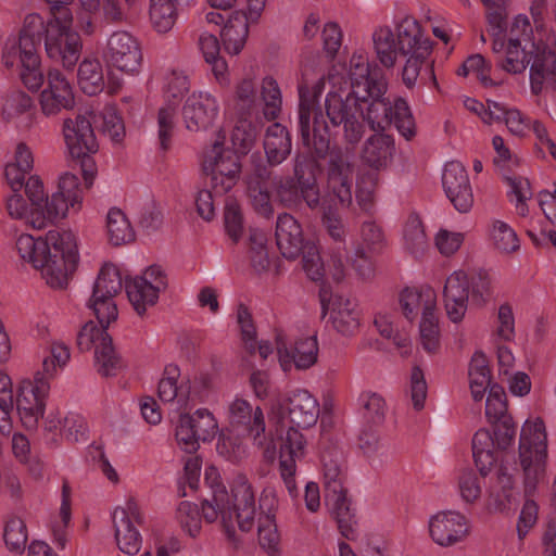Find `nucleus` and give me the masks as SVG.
<instances>
[{"instance_id": "1", "label": "nucleus", "mask_w": 556, "mask_h": 556, "mask_svg": "<svg viewBox=\"0 0 556 556\" xmlns=\"http://www.w3.org/2000/svg\"><path fill=\"white\" fill-rule=\"evenodd\" d=\"M16 249L24 261L41 270L46 282L54 289L67 286L79 262L76 237L71 230H49L38 238L21 235Z\"/></svg>"}, {"instance_id": "2", "label": "nucleus", "mask_w": 556, "mask_h": 556, "mask_svg": "<svg viewBox=\"0 0 556 556\" xmlns=\"http://www.w3.org/2000/svg\"><path fill=\"white\" fill-rule=\"evenodd\" d=\"M204 481L212 493L211 497L202 502L204 519L207 522H214L220 517L228 540L236 543L235 523L243 532H249L254 526L256 510L251 485L245 480L238 482L229 495L215 467L206 468Z\"/></svg>"}, {"instance_id": "3", "label": "nucleus", "mask_w": 556, "mask_h": 556, "mask_svg": "<svg viewBox=\"0 0 556 556\" xmlns=\"http://www.w3.org/2000/svg\"><path fill=\"white\" fill-rule=\"evenodd\" d=\"M308 144H303L318 159L327 162V190L334 197L341 206L352 204L353 166L348 160L343 149L339 146L330 147V132L323 112H315L313 129H311Z\"/></svg>"}, {"instance_id": "4", "label": "nucleus", "mask_w": 556, "mask_h": 556, "mask_svg": "<svg viewBox=\"0 0 556 556\" xmlns=\"http://www.w3.org/2000/svg\"><path fill=\"white\" fill-rule=\"evenodd\" d=\"M357 86L361 87L358 84ZM365 89L364 99L359 100L363 110V122L368 124L374 131H383L393 124L399 132L406 139L412 140L416 136V124L407 102L397 98L392 104L384 97L387 81L372 84L371 87L362 85Z\"/></svg>"}, {"instance_id": "5", "label": "nucleus", "mask_w": 556, "mask_h": 556, "mask_svg": "<svg viewBox=\"0 0 556 556\" xmlns=\"http://www.w3.org/2000/svg\"><path fill=\"white\" fill-rule=\"evenodd\" d=\"M375 51L380 63L391 68L395 65L396 55H415L425 50L429 55L432 49L431 41L424 38L419 23L410 17H405L396 26V37L390 27H380L372 35Z\"/></svg>"}, {"instance_id": "6", "label": "nucleus", "mask_w": 556, "mask_h": 556, "mask_svg": "<svg viewBox=\"0 0 556 556\" xmlns=\"http://www.w3.org/2000/svg\"><path fill=\"white\" fill-rule=\"evenodd\" d=\"M63 136L72 161L79 165L86 188H90L97 174L93 155L99 143L91 122V113L77 114L63 121Z\"/></svg>"}, {"instance_id": "7", "label": "nucleus", "mask_w": 556, "mask_h": 556, "mask_svg": "<svg viewBox=\"0 0 556 556\" xmlns=\"http://www.w3.org/2000/svg\"><path fill=\"white\" fill-rule=\"evenodd\" d=\"M365 89L356 86V90L345 96L339 92H329L325 99L326 115L333 127H342V137L346 147L354 149L363 139L366 132V125L363 122Z\"/></svg>"}, {"instance_id": "8", "label": "nucleus", "mask_w": 556, "mask_h": 556, "mask_svg": "<svg viewBox=\"0 0 556 556\" xmlns=\"http://www.w3.org/2000/svg\"><path fill=\"white\" fill-rule=\"evenodd\" d=\"M519 458L525 473V492L531 494L545 473L547 435L544 421L527 420L519 439Z\"/></svg>"}, {"instance_id": "9", "label": "nucleus", "mask_w": 556, "mask_h": 556, "mask_svg": "<svg viewBox=\"0 0 556 556\" xmlns=\"http://www.w3.org/2000/svg\"><path fill=\"white\" fill-rule=\"evenodd\" d=\"M68 23L61 21V17L51 18L47 24L42 20V29L34 46L37 50L43 38L47 55L61 62L64 68L73 70L80 58L83 43L79 34L70 29Z\"/></svg>"}, {"instance_id": "10", "label": "nucleus", "mask_w": 556, "mask_h": 556, "mask_svg": "<svg viewBox=\"0 0 556 556\" xmlns=\"http://www.w3.org/2000/svg\"><path fill=\"white\" fill-rule=\"evenodd\" d=\"M224 139H217L204 152L203 173L210 177V186L216 195L229 192L238 182L241 174L240 156L224 148Z\"/></svg>"}, {"instance_id": "11", "label": "nucleus", "mask_w": 556, "mask_h": 556, "mask_svg": "<svg viewBox=\"0 0 556 556\" xmlns=\"http://www.w3.org/2000/svg\"><path fill=\"white\" fill-rule=\"evenodd\" d=\"M42 17L39 14H28L24 20L23 28L18 36L21 80L30 91H37L43 84V74L40 71V58L34 46L42 29Z\"/></svg>"}, {"instance_id": "12", "label": "nucleus", "mask_w": 556, "mask_h": 556, "mask_svg": "<svg viewBox=\"0 0 556 556\" xmlns=\"http://www.w3.org/2000/svg\"><path fill=\"white\" fill-rule=\"evenodd\" d=\"M218 430V425L211 412L206 408L197 409L192 415L179 416L176 427V440L178 445L189 454L199 450L200 441H211Z\"/></svg>"}, {"instance_id": "13", "label": "nucleus", "mask_w": 556, "mask_h": 556, "mask_svg": "<svg viewBox=\"0 0 556 556\" xmlns=\"http://www.w3.org/2000/svg\"><path fill=\"white\" fill-rule=\"evenodd\" d=\"M50 384L41 376L35 375L34 381L23 380L17 389L16 409L22 422L27 427H35L43 416L46 397Z\"/></svg>"}, {"instance_id": "14", "label": "nucleus", "mask_w": 556, "mask_h": 556, "mask_svg": "<svg viewBox=\"0 0 556 556\" xmlns=\"http://www.w3.org/2000/svg\"><path fill=\"white\" fill-rule=\"evenodd\" d=\"M274 409L282 418L287 416L291 426L302 429L313 427L320 412L317 399L304 389H298L286 399L278 401Z\"/></svg>"}, {"instance_id": "15", "label": "nucleus", "mask_w": 556, "mask_h": 556, "mask_svg": "<svg viewBox=\"0 0 556 556\" xmlns=\"http://www.w3.org/2000/svg\"><path fill=\"white\" fill-rule=\"evenodd\" d=\"M104 58L109 65L130 74L138 73L142 63L140 46L127 31H115L110 36Z\"/></svg>"}, {"instance_id": "16", "label": "nucleus", "mask_w": 556, "mask_h": 556, "mask_svg": "<svg viewBox=\"0 0 556 556\" xmlns=\"http://www.w3.org/2000/svg\"><path fill=\"white\" fill-rule=\"evenodd\" d=\"M189 90L188 77L173 73L167 83L166 97L168 104L161 108L157 114L160 147L166 151L170 147V139L175 127L176 104Z\"/></svg>"}, {"instance_id": "17", "label": "nucleus", "mask_w": 556, "mask_h": 556, "mask_svg": "<svg viewBox=\"0 0 556 556\" xmlns=\"http://www.w3.org/2000/svg\"><path fill=\"white\" fill-rule=\"evenodd\" d=\"M40 106L47 116L75 106L73 88L65 75L56 68L48 72L47 87L40 93Z\"/></svg>"}, {"instance_id": "18", "label": "nucleus", "mask_w": 556, "mask_h": 556, "mask_svg": "<svg viewBox=\"0 0 556 556\" xmlns=\"http://www.w3.org/2000/svg\"><path fill=\"white\" fill-rule=\"evenodd\" d=\"M295 426L289 427L285 437L281 438L279 450V469L281 478L286 484L289 494L292 497L298 495L294 475L296 471V460L304 455L305 440L303 434Z\"/></svg>"}, {"instance_id": "19", "label": "nucleus", "mask_w": 556, "mask_h": 556, "mask_svg": "<svg viewBox=\"0 0 556 556\" xmlns=\"http://www.w3.org/2000/svg\"><path fill=\"white\" fill-rule=\"evenodd\" d=\"M442 185L446 197L459 213H467L473 204V193L466 168L459 162L445 165Z\"/></svg>"}, {"instance_id": "20", "label": "nucleus", "mask_w": 556, "mask_h": 556, "mask_svg": "<svg viewBox=\"0 0 556 556\" xmlns=\"http://www.w3.org/2000/svg\"><path fill=\"white\" fill-rule=\"evenodd\" d=\"M273 193L275 200L288 210L301 208L303 204L311 210H315L320 205V197L314 194L308 189H304L291 176L275 178L273 181Z\"/></svg>"}, {"instance_id": "21", "label": "nucleus", "mask_w": 556, "mask_h": 556, "mask_svg": "<svg viewBox=\"0 0 556 556\" xmlns=\"http://www.w3.org/2000/svg\"><path fill=\"white\" fill-rule=\"evenodd\" d=\"M470 296L469 277L462 270L454 271L445 281L443 301L447 317L453 323L463 320Z\"/></svg>"}, {"instance_id": "22", "label": "nucleus", "mask_w": 556, "mask_h": 556, "mask_svg": "<svg viewBox=\"0 0 556 556\" xmlns=\"http://www.w3.org/2000/svg\"><path fill=\"white\" fill-rule=\"evenodd\" d=\"M275 239L281 255L287 260L298 258L306 243L311 242L305 240L302 226L289 213H282L278 216Z\"/></svg>"}, {"instance_id": "23", "label": "nucleus", "mask_w": 556, "mask_h": 556, "mask_svg": "<svg viewBox=\"0 0 556 556\" xmlns=\"http://www.w3.org/2000/svg\"><path fill=\"white\" fill-rule=\"evenodd\" d=\"M229 418L232 426H244L255 445L266 444V424L260 406L253 409L248 401L237 399L229 406Z\"/></svg>"}, {"instance_id": "24", "label": "nucleus", "mask_w": 556, "mask_h": 556, "mask_svg": "<svg viewBox=\"0 0 556 556\" xmlns=\"http://www.w3.org/2000/svg\"><path fill=\"white\" fill-rule=\"evenodd\" d=\"M276 349L281 366L287 369L291 363L296 369H308L316 364L318 357V343L315 336L298 339L289 349L281 336H277Z\"/></svg>"}, {"instance_id": "25", "label": "nucleus", "mask_w": 556, "mask_h": 556, "mask_svg": "<svg viewBox=\"0 0 556 556\" xmlns=\"http://www.w3.org/2000/svg\"><path fill=\"white\" fill-rule=\"evenodd\" d=\"M533 53L530 62L531 91L540 94L543 86L556 85V52L544 43H532Z\"/></svg>"}, {"instance_id": "26", "label": "nucleus", "mask_w": 556, "mask_h": 556, "mask_svg": "<svg viewBox=\"0 0 556 556\" xmlns=\"http://www.w3.org/2000/svg\"><path fill=\"white\" fill-rule=\"evenodd\" d=\"M429 531L437 544L451 546L467 535L468 528L463 515L456 511H446L431 518Z\"/></svg>"}, {"instance_id": "27", "label": "nucleus", "mask_w": 556, "mask_h": 556, "mask_svg": "<svg viewBox=\"0 0 556 556\" xmlns=\"http://www.w3.org/2000/svg\"><path fill=\"white\" fill-rule=\"evenodd\" d=\"M81 189L79 187V179L76 175L65 173L60 177L58 191L54 192L50 201H47L48 218L56 219L64 218L68 207H74L81 202Z\"/></svg>"}, {"instance_id": "28", "label": "nucleus", "mask_w": 556, "mask_h": 556, "mask_svg": "<svg viewBox=\"0 0 556 556\" xmlns=\"http://www.w3.org/2000/svg\"><path fill=\"white\" fill-rule=\"evenodd\" d=\"M216 114V101L207 93L191 94L182 109L186 127L191 131L207 129Z\"/></svg>"}, {"instance_id": "29", "label": "nucleus", "mask_w": 556, "mask_h": 556, "mask_svg": "<svg viewBox=\"0 0 556 556\" xmlns=\"http://www.w3.org/2000/svg\"><path fill=\"white\" fill-rule=\"evenodd\" d=\"M394 151L395 146L392 136L376 132L364 142L361 157L370 167L380 169L391 162Z\"/></svg>"}, {"instance_id": "30", "label": "nucleus", "mask_w": 556, "mask_h": 556, "mask_svg": "<svg viewBox=\"0 0 556 556\" xmlns=\"http://www.w3.org/2000/svg\"><path fill=\"white\" fill-rule=\"evenodd\" d=\"M333 328L343 336H353L361 326V312L357 304L343 296H336L330 309Z\"/></svg>"}, {"instance_id": "31", "label": "nucleus", "mask_w": 556, "mask_h": 556, "mask_svg": "<svg viewBox=\"0 0 556 556\" xmlns=\"http://www.w3.org/2000/svg\"><path fill=\"white\" fill-rule=\"evenodd\" d=\"M346 494L348 492H344L333 497H325V501L342 536L348 540H355L357 536V519L354 509L351 508V501Z\"/></svg>"}, {"instance_id": "32", "label": "nucleus", "mask_w": 556, "mask_h": 556, "mask_svg": "<svg viewBox=\"0 0 556 556\" xmlns=\"http://www.w3.org/2000/svg\"><path fill=\"white\" fill-rule=\"evenodd\" d=\"M249 35V20L243 11H235L227 18V23L222 30V40L224 50L237 55L243 49Z\"/></svg>"}, {"instance_id": "33", "label": "nucleus", "mask_w": 556, "mask_h": 556, "mask_svg": "<svg viewBox=\"0 0 556 556\" xmlns=\"http://www.w3.org/2000/svg\"><path fill=\"white\" fill-rule=\"evenodd\" d=\"M264 150L270 166L281 164L291 152V137L287 127L274 123L266 129Z\"/></svg>"}, {"instance_id": "34", "label": "nucleus", "mask_w": 556, "mask_h": 556, "mask_svg": "<svg viewBox=\"0 0 556 556\" xmlns=\"http://www.w3.org/2000/svg\"><path fill=\"white\" fill-rule=\"evenodd\" d=\"M127 296L138 315H143L148 305H154L159 299V292L164 290V283L157 282V287H152V282L147 278L135 277L125 280Z\"/></svg>"}, {"instance_id": "35", "label": "nucleus", "mask_w": 556, "mask_h": 556, "mask_svg": "<svg viewBox=\"0 0 556 556\" xmlns=\"http://www.w3.org/2000/svg\"><path fill=\"white\" fill-rule=\"evenodd\" d=\"M319 161L324 160L318 159L311 151L307 153H296L293 159V169L291 177L296 179V181L302 185L304 189H308L314 194L320 197L317 181V173L320 170Z\"/></svg>"}, {"instance_id": "36", "label": "nucleus", "mask_w": 556, "mask_h": 556, "mask_svg": "<svg viewBox=\"0 0 556 556\" xmlns=\"http://www.w3.org/2000/svg\"><path fill=\"white\" fill-rule=\"evenodd\" d=\"M7 210L11 217L25 219L27 224L31 225V227L36 229H42L47 227L49 223H53L52 218H48V216H46L48 214L47 205L46 210H43V207H36L31 204L28 208L25 199L16 192L7 200Z\"/></svg>"}, {"instance_id": "37", "label": "nucleus", "mask_w": 556, "mask_h": 556, "mask_svg": "<svg viewBox=\"0 0 556 556\" xmlns=\"http://www.w3.org/2000/svg\"><path fill=\"white\" fill-rule=\"evenodd\" d=\"M496 441L486 429H479L472 438V455L481 476H486L496 463Z\"/></svg>"}, {"instance_id": "38", "label": "nucleus", "mask_w": 556, "mask_h": 556, "mask_svg": "<svg viewBox=\"0 0 556 556\" xmlns=\"http://www.w3.org/2000/svg\"><path fill=\"white\" fill-rule=\"evenodd\" d=\"M299 99L298 128L302 143L308 144L311 129H313V116L315 112H321V110L317 105V92L306 85L299 86Z\"/></svg>"}, {"instance_id": "39", "label": "nucleus", "mask_w": 556, "mask_h": 556, "mask_svg": "<svg viewBox=\"0 0 556 556\" xmlns=\"http://www.w3.org/2000/svg\"><path fill=\"white\" fill-rule=\"evenodd\" d=\"M427 302L421 313V320L419 325L420 340L422 348L428 353H435L440 346L439 341V324L435 317V294L434 292L427 293Z\"/></svg>"}, {"instance_id": "40", "label": "nucleus", "mask_w": 556, "mask_h": 556, "mask_svg": "<svg viewBox=\"0 0 556 556\" xmlns=\"http://www.w3.org/2000/svg\"><path fill=\"white\" fill-rule=\"evenodd\" d=\"M325 497L348 492L342 458L336 453H323Z\"/></svg>"}, {"instance_id": "41", "label": "nucleus", "mask_w": 556, "mask_h": 556, "mask_svg": "<svg viewBox=\"0 0 556 556\" xmlns=\"http://www.w3.org/2000/svg\"><path fill=\"white\" fill-rule=\"evenodd\" d=\"M113 523L119 551L127 555H136L140 551L142 539L134 523L127 519L124 511H114Z\"/></svg>"}, {"instance_id": "42", "label": "nucleus", "mask_w": 556, "mask_h": 556, "mask_svg": "<svg viewBox=\"0 0 556 556\" xmlns=\"http://www.w3.org/2000/svg\"><path fill=\"white\" fill-rule=\"evenodd\" d=\"M94 359L98 372L104 377L115 376L124 367L123 359L115 351L112 337L103 332V338L96 344Z\"/></svg>"}, {"instance_id": "43", "label": "nucleus", "mask_w": 556, "mask_h": 556, "mask_svg": "<svg viewBox=\"0 0 556 556\" xmlns=\"http://www.w3.org/2000/svg\"><path fill=\"white\" fill-rule=\"evenodd\" d=\"M78 85L88 96H96L104 88L103 68L96 58H85L77 72Z\"/></svg>"}, {"instance_id": "44", "label": "nucleus", "mask_w": 556, "mask_h": 556, "mask_svg": "<svg viewBox=\"0 0 556 556\" xmlns=\"http://www.w3.org/2000/svg\"><path fill=\"white\" fill-rule=\"evenodd\" d=\"M188 4H176L174 0H150V21L159 33L169 31L176 23L178 10Z\"/></svg>"}, {"instance_id": "45", "label": "nucleus", "mask_w": 556, "mask_h": 556, "mask_svg": "<svg viewBox=\"0 0 556 556\" xmlns=\"http://www.w3.org/2000/svg\"><path fill=\"white\" fill-rule=\"evenodd\" d=\"M123 280L118 268L106 263L100 269L93 285L92 296L96 299H112L121 292Z\"/></svg>"}, {"instance_id": "46", "label": "nucleus", "mask_w": 556, "mask_h": 556, "mask_svg": "<svg viewBox=\"0 0 556 556\" xmlns=\"http://www.w3.org/2000/svg\"><path fill=\"white\" fill-rule=\"evenodd\" d=\"M109 241L114 247L130 243L135 240V231L124 212L117 207L109 211L106 217Z\"/></svg>"}, {"instance_id": "47", "label": "nucleus", "mask_w": 556, "mask_h": 556, "mask_svg": "<svg viewBox=\"0 0 556 556\" xmlns=\"http://www.w3.org/2000/svg\"><path fill=\"white\" fill-rule=\"evenodd\" d=\"M199 47L203 53L205 62L212 66V72L220 83H228L226 77L227 63L220 56V46L216 36L202 34L199 38Z\"/></svg>"}, {"instance_id": "48", "label": "nucleus", "mask_w": 556, "mask_h": 556, "mask_svg": "<svg viewBox=\"0 0 556 556\" xmlns=\"http://www.w3.org/2000/svg\"><path fill=\"white\" fill-rule=\"evenodd\" d=\"M350 80L351 91L356 90L358 84L371 87L372 84L386 81L377 65L371 68L364 56L355 54L350 61Z\"/></svg>"}, {"instance_id": "49", "label": "nucleus", "mask_w": 556, "mask_h": 556, "mask_svg": "<svg viewBox=\"0 0 556 556\" xmlns=\"http://www.w3.org/2000/svg\"><path fill=\"white\" fill-rule=\"evenodd\" d=\"M248 253L250 265L255 274L261 275L269 269L266 237L261 230L253 228L249 230Z\"/></svg>"}, {"instance_id": "50", "label": "nucleus", "mask_w": 556, "mask_h": 556, "mask_svg": "<svg viewBox=\"0 0 556 556\" xmlns=\"http://www.w3.org/2000/svg\"><path fill=\"white\" fill-rule=\"evenodd\" d=\"M521 41L519 37L510 36L508 39L506 58L501 63L502 68L508 73H522L531 62L533 50L526 51V46H522Z\"/></svg>"}, {"instance_id": "51", "label": "nucleus", "mask_w": 556, "mask_h": 556, "mask_svg": "<svg viewBox=\"0 0 556 556\" xmlns=\"http://www.w3.org/2000/svg\"><path fill=\"white\" fill-rule=\"evenodd\" d=\"M363 420L369 427L380 426L384 421L387 404L384 399L374 392H363L358 397Z\"/></svg>"}, {"instance_id": "52", "label": "nucleus", "mask_w": 556, "mask_h": 556, "mask_svg": "<svg viewBox=\"0 0 556 556\" xmlns=\"http://www.w3.org/2000/svg\"><path fill=\"white\" fill-rule=\"evenodd\" d=\"M263 114L267 121H275L281 112V91L278 83L270 76L263 78L261 86Z\"/></svg>"}, {"instance_id": "53", "label": "nucleus", "mask_w": 556, "mask_h": 556, "mask_svg": "<svg viewBox=\"0 0 556 556\" xmlns=\"http://www.w3.org/2000/svg\"><path fill=\"white\" fill-rule=\"evenodd\" d=\"M249 117L240 116L231 134L233 152L238 155H247L256 140L257 127L249 121Z\"/></svg>"}, {"instance_id": "54", "label": "nucleus", "mask_w": 556, "mask_h": 556, "mask_svg": "<svg viewBox=\"0 0 556 556\" xmlns=\"http://www.w3.org/2000/svg\"><path fill=\"white\" fill-rule=\"evenodd\" d=\"M404 240L407 250L414 255L424 254L428 240L421 219L417 215L408 217L404 227Z\"/></svg>"}, {"instance_id": "55", "label": "nucleus", "mask_w": 556, "mask_h": 556, "mask_svg": "<svg viewBox=\"0 0 556 556\" xmlns=\"http://www.w3.org/2000/svg\"><path fill=\"white\" fill-rule=\"evenodd\" d=\"M224 227L229 239L237 244L244 232V218L240 205L233 199H227L225 203Z\"/></svg>"}, {"instance_id": "56", "label": "nucleus", "mask_w": 556, "mask_h": 556, "mask_svg": "<svg viewBox=\"0 0 556 556\" xmlns=\"http://www.w3.org/2000/svg\"><path fill=\"white\" fill-rule=\"evenodd\" d=\"M256 106L255 84L252 79L244 78L236 87V109L240 116H251Z\"/></svg>"}, {"instance_id": "57", "label": "nucleus", "mask_w": 556, "mask_h": 556, "mask_svg": "<svg viewBox=\"0 0 556 556\" xmlns=\"http://www.w3.org/2000/svg\"><path fill=\"white\" fill-rule=\"evenodd\" d=\"M3 539L11 551L22 553L27 543L25 522L20 517H11L5 523Z\"/></svg>"}, {"instance_id": "58", "label": "nucleus", "mask_w": 556, "mask_h": 556, "mask_svg": "<svg viewBox=\"0 0 556 556\" xmlns=\"http://www.w3.org/2000/svg\"><path fill=\"white\" fill-rule=\"evenodd\" d=\"M491 35H505L507 30L506 0H484Z\"/></svg>"}, {"instance_id": "59", "label": "nucleus", "mask_w": 556, "mask_h": 556, "mask_svg": "<svg viewBox=\"0 0 556 556\" xmlns=\"http://www.w3.org/2000/svg\"><path fill=\"white\" fill-rule=\"evenodd\" d=\"M428 292H433V290L427 288L419 291L406 288L405 290L402 291L400 295V305L403 315L408 320H413L417 316L419 308H421V311L424 312L428 299Z\"/></svg>"}, {"instance_id": "60", "label": "nucleus", "mask_w": 556, "mask_h": 556, "mask_svg": "<svg viewBox=\"0 0 556 556\" xmlns=\"http://www.w3.org/2000/svg\"><path fill=\"white\" fill-rule=\"evenodd\" d=\"M362 243L370 254H380L386 247V238L382 228L375 222L367 220L361 227Z\"/></svg>"}, {"instance_id": "61", "label": "nucleus", "mask_w": 556, "mask_h": 556, "mask_svg": "<svg viewBox=\"0 0 556 556\" xmlns=\"http://www.w3.org/2000/svg\"><path fill=\"white\" fill-rule=\"evenodd\" d=\"M237 323L247 351L254 354L256 351V328L249 308L243 303L238 305Z\"/></svg>"}, {"instance_id": "62", "label": "nucleus", "mask_w": 556, "mask_h": 556, "mask_svg": "<svg viewBox=\"0 0 556 556\" xmlns=\"http://www.w3.org/2000/svg\"><path fill=\"white\" fill-rule=\"evenodd\" d=\"M303 269L313 281L323 280L326 269L320 258L316 244L312 241L306 243L301 251Z\"/></svg>"}, {"instance_id": "63", "label": "nucleus", "mask_w": 556, "mask_h": 556, "mask_svg": "<svg viewBox=\"0 0 556 556\" xmlns=\"http://www.w3.org/2000/svg\"><path fill=\"white\" fill-rule=\"evenodd\" d=\"M177 519L181 528L195 538L201 531V517L198 506L190 502H181L177 508Z\"/></svg>"}, {"instance_id": "64", "label": "nucleus", "mask_w": 556, "mask_h": 556, "mask_svg": "<svg viewBox=\"0 0 556 556\" xmlns=\"http://www.w3.org/2000/svg\"><path fill=\"white\" fill-rule=\"evenodd\" d=\"M248 195L250 198L253 208L257 214L268 218L273 215L274 208L270 202V193L267 185H256L249 182L247 185Z\"/></svg>"}]
</instances>
